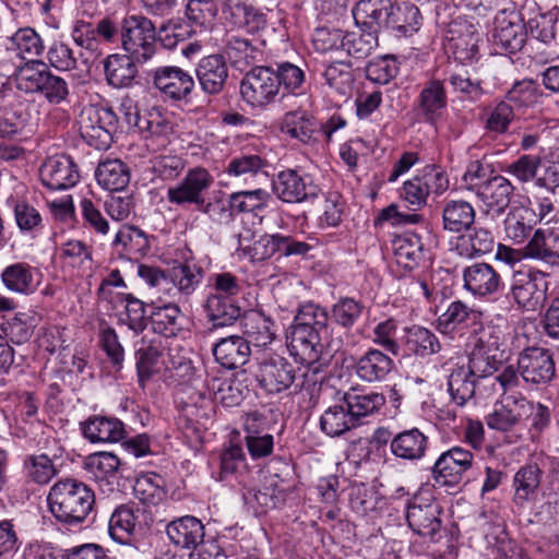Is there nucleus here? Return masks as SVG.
I'll return each mask as SVG.
<instances>
[{"instance_id": "26", "label": "nucleus", "mask_w": 559, "mask_h": 559, "mask_svg": "<svg viewBox=\"0 0 559 559\" xmlns=\"http://www.w3.org/2000/svg\"><path fill=\"white\" fill-rule=\"evenodd\" d=\"M166 533L170 542L186 550H193L200 546L205 536L204 525L192 515H185L168 523Z\"/></svg>"}, {"instance_id": "22", "label": "nucleus", "mask_w": 559, "mask_h": 559, "mask_svg": "<svg viewBox=\"0 0 559 559\" xmlns=\"http://www.w3.org/2000/svg\"><path fill=\"white\" fill-rule=\"evenodd\" d=\"M39 175L43 185L53 191L72 188L80 178L75 164L66 155L48 157L41 165Z\"/></svg>"}, {"instance_id": "58", "label": "nucleus", "mask_w": 559, "mask_h": 559, "mask_svg": "<svg viewBox=\"0 0 559 559\" xmlns=\"http://www.w3.org/2000/svg\"><path fill=\"white\" fill-rule=\"evenodd\" d=\"M48 72L44 62H26L15 73L16 86L26 93H39Z\"/></svg>"}, {"instance_id": "4", "label": "nucleus", "mask_w": 559, "mask_h": 559, "mask_svg": "<svg viewBox=\"0 0 559 559\" xmlns=\"http://www.w3.org/2000/svg\"><path fill=\"white\" fill-rule=\"evenodd\" d=\"M157 29L154 23L143 15L124 17L121 26L123 50L138 63L148 62L157 52Z\"/></svg>"}, {"instance_id": "41", "label": "nucleus", "mask_w": 559, "mask_h": 559, "mask_svg": "<svg viewBox=\"0 0 559 559\" xmlns=\"http://www.w3.org/2000/svg\"><path fill=\"white\" fill-rule=\"evenodd\" d=\"M183 316L178 305L169 302L153 308L150 322L155 333L175 337L182 330Z\"/></svg>"}, {"instance_id": "19", "label": "nucleus", "mask_w": 559, "mask_h": 559, "mask_svg": "<svg viewBox=\"0 0 559 559\" xmlns=\"http://www.w3.org/2000/svg\"><path fill=\"white\" fill-rule=\"evenodd\" d=\"M514 187L502 176H493L479 186L477 195L483 202V212L490 219L501 216L510 205Z\"/></svg>"}, {"instance_id": "21", "label": "nucleus", "mask_w": 559, "mask_h": 559, "mask_svg": "<svg viewBox=\"0 0 559 559\" xmlns=\"http://www.w3.org/2000/svg\"><path fill=\"white\" fill-rule=\"evenodd\" d=\"M273 191L283 202L298 203L316 197L319 189L308 175L301 176L296 170L287 169L278 173L273 180Z\"/></svg>"}, {"instance_id": "45", "label": "nucleus", "mask_w": 559, "mask_h": 559, "mask_svg": "<svg viewBox=\"0 0 559 559\" xmlns=\"http://www.w3.org/2000/svg\"><path fill=\"white\" fill-rule=\"evenodd\" d=\"M95 177L103 188L109 191H121L130 182V170L120 159H107L98 164Z\"/></svg>"}, {"instance_id": "33", "label": "nucleus", "mask_w": 559, "mask_h": 559, "mask_svg": "<svg viewBox=\"0 0 559 559\" xmlns=\"http://www.w3.org/2000/svg\"><path fill=\"white\" fill-rule=\"evenodd\" d=\"M428 438L417 428L404 430L395 435L390 443L391 453L405 461H417L424 457Z\"/></svg>"}, {"instance_id": "42", "label": "nucleus", "mask_w": 559, "mask_h": 559, "mask_svg": "<svg viewBox=\"0 0 559 559\" xmlns=\"http://www.w3.org/2000/svg\"><path fill=\"white\" fill-rule=\"evenodd\" d=\"M163 353L162 342L157 338L142 337L134 344L135 367L140 384L143 386L153 373Z\"/></svg>"}, {"instance_id": "18", "label": "nucleus", "mask_w": 559, "mask_h": 559, "mask_svg": "<svg viewBox=\"0 0 559 559\" xmlns=\"http://www.w3.org/2000/svg\"><path fill=\"white\" fill-rule=\"evenodd\" d=\"M441 507L431 497L415 496L408 503L406 520L414 533L420 536H433L441 527Z\"/></svg>"}, {"instance_id": "61", "label": "nucleus", "mask_w": 559, "mask_h": 559, "mask_svg": "<svg viewBox=\"0 0 559 559\" xmlns=\"http://www.w3.org/2000/svg\"><path fill=\"white\" fill-rule=\"evenodd\" d=\"M274 72L277 76L280 92L298 95L304 92L306 74L301 68L292 62L276 64Z\"/></svg>"}, {"instance_id": "20", "label": "nucleus", "mask_w": 559, "mask_h": 559, "mask_svg": "<svg viewBox=\"0 0 559 559\" xmlns=\"http://www.w3.org/2000/svg\"><path fill=\"white\" fill-rule=\"evenodd\" d=\"M491 374L490 368H484V371L476 370L474 361L469 359L467 366H456L448 379V390L452 401L459 406L465 405L474 397L478 382Z\"/></svg>"}, {"instance_id": "50", "label": "nucleus", "mask_w": 559, "mask_h": 559, "mask_svg": "<svg viewBox=\"0 0 559 559\" xmlns=\"http://www.w3.org/2000/svg\"><path fill=\"white\" fill-rule=\"evenodd\" d=\"M168 278L180 296L187 299L200 286L203 278V270L197 265L180 263L170 269Z\"/></svg>"}, {"instance_id": "56", "label": "nucleus", "mask_w": 559, "mask_h": 559, "mask_svg": "<svg viewBox=\"0 0 559 559\" xmlns=\"http://www.w3.org/2000/svg\"><path fill=\"white\" fill-rule=\"evenodd\" d=\"M39 321L40 317L36 312H20L8 321L4 332L12 343L24 344L32 337Z\"/></svg>"}, {"instance_id": "47", "label": "nucleus", "mask_w": 559, "mask_h": 559, "mask_svg": "<svg viewBox=\"0 0 559 559\" xmlns=\"http://www.w3.org/2000/svg\"><path fill=\"white\" fill-rule=\"evenodd\" d=\"M447 106L443 84L433 80L428 82L418 96V109L426 121H435Z\"/></svg>"}, {"instance_id": "27", "label": "nucleus", "mask_w": 559, "mask_h": 559, "mask_svg": "<svg viewBox=\"0 0 559 559\" xmlns=\"http://www.w3.org/2000/svg\"><path fill=\"white\" fill-rule=\"evenodd\" d=\"M81 430L85 439L92 443H114L122 440L126 435L124 425L115 417L90 416L81 423Z\"/></svg>"}, {"instance_id": "8", "label": "nucleus", "mask_w": 559, "mask_h": 559, "mask_svg": "<svg viewBox=\"0 0 559 559\" xmlns=\"http://www.w3.org/2000/svg\"><path fill=\"white\" fill-rule=\"evenodd\" d=\"M474 454L463 447H452L442 452L433 466L431 475L435 484L440 487L455 488L473 467Z\"/></svg>"}, {"instance_id": "55", "label": "nucleus", "mask_w": 559, "mask_h": 559, "mask_svg": "<svg viewBox=\"0 0 559 559\" xmlns=\"http://www.w3.org/2000/svg\"><path fill=\"white\" fill-rule=\"evenodd\" d=\"M530 211L525 207L511 209L504 221L506 236L514 243H523L533 229V224L528 218Z\"/></svg>"}, {"instance_id": "2", "label": "nucleus", "mask_w": 559, "mask_h": 559, "mask_svg": "<svg viewBox=\"0 0 559 559\" xmlns=\"http://www.w3.org/2000/svg\"><path fill=\"white\" fill-rule=\"evenodd\" d=\"M47 501L50 512L58 521L76 525L83 523L92 512L95 495L86 484L64 478L51 486Z\"/></svg>"}, {"instance_id": "3", "label": "nucleus", "mask_w": 559, "mask_h": 559, "mask_svg": "<svg viewBox=\"0 0 559 559\" xmlns=\"http://www.w3.org/2000/svg\"><path fill=\"white\" fill-rule=\"evenodd\" d=\"M472 352L469 360L474 361L476 370L490 368L493 373L504 359L506 336L503 330L491 322H485L484 317L474 323L469 331Z\"/></svg>"}, {"instance_id": "9", "label": "nucleus", "mask_w": 559, "mask_h": 559, "mask_svg": "<svg viewBox=\"0 0 559 559\" xmlns=\"http://www.w3.org/2000/svg\"><path fill=\"white\" fill-rule=\"evenodd\" d=\"M448 189L449 179L445 174L436 166H427L420 175L404 182L401 198L417 211L426 205L430 194L440 195Z\"/></svg>"}, {"instance_id": "28", "label": "nucleus", "mask_w": 559, "mask_h": 559, "mask_svg": "<svg viewBox=\"0 0 559 559\" xmlns=\"http://www.w3.org/2000/svg\"><path fill=\"white\" fill-rule=\"evenodd\" d=\"M213 355L216 361L224 368H239L250 359V341L240 335L224 337L215 344Z\"/></svg>"}, {"instance_id": "52", "label": "nucleus", "mask_w": 559, "mask_h": 559, "mask_svg": "<svg viewBox=\"0 0 559 559\" xmlns=\"http://www.w3.org/2000/svg\"><path fill=\"white\" fill-rule=\"evenodd\" d=\"M136 522L138 516L133 510L127 506H120L109 519V535L120 544H128L135 531Z\"/></svg>"}, {"instance_id": "39", "label": "nucleus", "mask_w": 559, "mask_h": 559, "mask_svg": "<svg viewBox=\"0 0 559 559\" xmlns=\"http://www.w3.org/2000/svg\"><path fill=\"white\" fill-rule=\"evenodd\" d=\"M473 205L464 200H450L442 209V226L445 231L459 234L467 230L475 222Z\"/></svg>"}, {"instance_id": "40", "label": "nucleus", "mask_w": 559, "mask_h": 559, "mask_svg": "<svg viewBox=\"0 0 559 559\" xmlns=\"http://www.w3.org/2000/svg\"><path fill=\"white\" fill-rule=\"evenodd\" d=\"M290 328L311 331L326 337L332 332L329 323V312L325 308L313 302H307L299 307Z\"/></svg>"}, {"instance_id": "5", "label": "nucleus", "mask_w": 559, "mask_h": 559, "mask_svg": "<svg viewBox=\"0 0 559 559\" xmlns=\"http://www.w3.org/2000/svg\"><path fill=\"white\" fill-rule=\"evenodd\" d=\"M80 134L96 150H107L112 143V133L118 127L116 112L106 106L86 105L79 117Z\"/></svg>"}, {"instance_id": "17", "label": "nucleus", "mask_w": 559, "mask_h": 559, "mask_svg": "<svg viewBox=\"0 0 559 559\" xmlns=\"http://www.w3.org/2000/svg\"><path fill=\"white\" fill-rule=\"evenodd\" d=\"M153 83L164 98L175 102L186 99L191 95L195 86L193 76L183 69L175 66H165L155 69Z\"/></svg>"}, {"instance_id": "64", "label": "nucleus", "mask_w": 559, "mask_h": 559, "mask_svg": "<svg viewBox=\"0 0 559 559\" xmlns=\"http://www.w3.org/2000/svg\"><path fill=\"white\" fill-rule=\"evenodd\" d=\"M323 76L326 84L334 88L338 94L347 96L350 94L354 83V76L350 71V64L344 61L329 64Z\"/></svg>"}, {"instance_id": "46", "label": "nucleus", "mask_w": 559, "mask_h": 559, "mask_svg": "<svg viewBox=\"0 0 559 559\" xmlns=\"http://www.w3.org/2000/svg\"><path fill=\"white\" fill-rule=\"evenodd\" d=\"M84 469L97 481L111 483L122 469L120 459L111 452L90 454L84 462Z\"/></svg>"}, {"instance_id": "48", "label": "nucleus", "mask_w": 559, "mask_h": 559, "mask_svg": "<svg viewBox=\"0 0 559 559\" xmlns=\"http://www.w3.org/2000/svg\"><path fill=\"white\" fill-rule=\"evenodd\" d=\"M540 484V469L536 464H528L521 467L513 479L515 488L514 502L523 507L533 500Z\"/></svg>"}, {"instance_id": "12", "label": "nucleus", "mask_w": 559, "mask_h": 559, "mask_svg": "<svg viewBox=\"0 0 559 559\" xmlns=\"http://www.w3.org/2000/svg\"><path fill=\"white\" fill-rule=\"evenodd\" d=\"M288 350L296 361L312 366L321 358L325 346L338 350L342 346L340 338H331L306 330L289 329Z\"/></svg>"}, {"instance_id": "7", "label": "nucleus", "mask_w": 559, "mask_h": 559, "mask_svg": "<svg viewBox=\"0 0 559 559\" xmlns=\"http://www.w3.org/2000/svg\"><path fill=\"white\" fill-rule=\"evenodd\" d=\"M280 94L277 76L270 66H255L240 81V95L253 108H265Z\"/></svg>"}, {"instance_id": "14", "label": "nucleus", "mask_w": 559, "mask_h": 559, "mask_svg": "<svg viewBox=\"0 0 559 559\" xmlns=\"http://www.w3.org/2000/svg\"><path fill=\"white\" fill-rule=\"evenodd\" d=\"M518 369L524 382L535 385L550 383L556 374L552 354L537 346L527 347L519 354Z\"/></svg>"}, {"instance_id": "15", "label": "nucleus", "mask_w": 559, "mask_h": 559, "mask_svg": "<svg viewBox=\"0 0 559 559\" xmlns=\"http://www.w3.org/2000/svg\"><path fill=\"white\" fill-rule=\"evenodd\" d=\"M534 408V404L521 394L502 395L501 401L487 415L486 424L490 429L509 431L531 416Z\"/></svg>"}, {"instance_id": "10", "label": "nucleus", "mask_w": 559, "mask_h": 559, "mask_svg": "<svg viewBox=\"0 0 559 559\" xmlns=\"http://www.w3.org/2000/svg\"><path fill=\"white\" fill-rule=\"evenodd\" d=\"M548 290L546 274L540 271H516L512 275L509 296L520 308L536 311L540 308Z\"/></svg>"}, {"instance_id": "30", "label": "nucleus", "mask_w": 559, "mask_h": 559, "mask_svg": "<svg viewBox=\"0 0 559 559\" xmlns=\"http://www.w3.org/2000/svg\"><path fill=\"white\" fill-rule=\"evenodd\" d=\"M357 377L368 383L385 381L394 369V361L379 349L367 350L356 362Z\"/></svg>"}, {"instance_id": "13", "label": "nucleus", "mask_w": 559, "mask_h": 559, "mask_svg": "<svg viewBox=\"0 0 559 559\" xmlns=\"http://www.w3.org/2000/svg\"><path fill=\"white\" fill-rule=\"evenodd\" d=\"M213 182L214 178L207 169L190 168L178 183L167 189V201L178 206L194 204L198 207Z\"/></svg>"}, {"instance_id": "37", "label": "nucleus", "mask_w": 559, "mask_h": 559, "mask_svg": "<svg viewBox=\"0 0 559 559\" xmlns=\"http://www.w3.org/2000/svg\"><path fill=\"white\" fill-rule=\"evenodd\" d=\"M135 59L129 55H110L104 61L107 83L115 88L128 87L138 75Z\"/></svg>"}, {"instance_id": "16", "label": "nucleus", "mask_w": 559, "mask_h": 559, "mask_svg": "<svg viewBox=\"0 0 559 559\" xmlns=\"http://www.w3.org/2000/svg\"><path fill=\"white\" fill-rule=\"evenodd\" d=\"M524 257L559 267V218L537 228L523 248Z\"/></svg>"}, {"instance_id": "6", "label": "nucleus", "mask_w": 559, "mask_h": 559, "mask_svg": "<svg viewBox=\"0 0 559 559\" xmlns=\"http://www.w3.org/2000/svg\"><path fill=\"white\" fill-rule=\"evenodd\" d=\"M526 37V25L515 7L498 11L491 34V44L496 53H516L524 47Z\"/></svg>"}, {"instance_id": "34", "label": "nucleus", "mask_w": 559, "mask_h": 559, "mask_svg": "<svg viewBox=\"0 0 559 559\" xmlns=\"http://www.w3.org/2000/svg\"><path fill=\"white\" fill-rule=\"evenodd\" d=\"M205 318L213 328L233 325L241 318V308L235 299L207 295L203 302Z\"/></svg>"}, {"instance_id": "63", "label": "nucleus", "mask_w": 559, "mask_h": 559, "mask_svg": "<svg viewBox=\"0 0 559 559\" xmlns=\"http://www.w3.org/2000/svg\"><path fill=\"white\" fill-rule=\"evenodd\" d=\"M461 254L475 257L492 251L495 239L491 233L485 228H474L467 236L461 238Z\"/></svg>"}, {"instance_id": "49", "label": "nucleus", "mask_w": 559, "mask_h": 559, "mask_svg": "<svg viewBox=\"0 0 559 559\" xmlns=\"http://www.w3.org/2000/svg\"><path fill=\"white\" fill-rule=\"evenodd\" d=\"M396 263L405 270H413L423 258V242L415 234H404L393 241Z\"/></svg>"}, {"instance_id": "32", "label": "nucleus", "mask_w": 559, "mask_h": 559, "mask_svg": "<svg viewBox=\"0 0 559 559\" xmlns=\"http://www.w3.org/2000/svg\"><path fill=\"white\" fill-rule=\"evenodd\" d=\"M481 312L469 308L461 300L452 301L447 310L438 318L437 329L442 334L467 328L472 329L477 320L481 319Z\"/></svg>"}, {"instance_id": "62", "label": "nucleus", "mask_w": 559, "mask_h": 559, "mask_svg": "<svg viewBox=\"0 0 559 559\" xmlns=\"http://www.w3.org/2000/svg\"><path fill=\"white\" fill-rule=\"evenodd\" d=\"M121 299L126 305L120 321L135 334L142 333L147 326L145 304L132 294H122Z\"/></svg>"}, {"instance_id": "25", "label": "nucleus", "mask_w": 559, "mask_h": 559, "mask_svg": "<svg viewBox=\"0 0 559 559\" xmlns=\"http://www.w3.org/2000/svg\"><path fill=\"white\" fill-rule=\"evenodd\" d=\"M41 278V272L25 262L10 264L1 273V281L8 290L25 296L38 289Z\"/></svg>"}, {"instance_id": "11", "label": "nucleus", "mask_w": 559, "mask_h": 559, "mask_svg": "<svg viewBox=\"0 0 559 559\" xmlns=\"http://www.w3.org/2000/svg\"><path fill=\"white\" fill-rule=\"evenodd\" d=\"M254 377L267 394H278L294 384L296 376L295 368L286 358L270 353L258 358Z\"/></svg>"}, {"instance_id": "43", "label": "nucleus", "mask_w": 559, "mask_h": 559, "mask_svg": "<svg viewBox=\"0 0 559 559\" xmlns=\"http://www.w3.org/2000/svg\"><path fill=\"white\" fill-rule=\"evenodd\" d=\"M114 246L130 260H138L150 251L146 234L140 228L123 225L116 234Z\"/></svg>"}, {"instance_id": "31", "label": "nucleus", "mask_w": 559, "mask_h": 559, "mask_svg": "<svg viewBox=\"0 0 559 559\" xmlns=\"http://www.w3.org/2000/svg\"><path fill=\"white\" fill-rule=\"evenodd\" d=\"M357 426L362 419L378 413L385 404V396L378 392H364L350 389L342 396Z\"/></svg>"}, {"instance_id": "29", "label": "nucleus", "mask_w": 559, "mask_h": 559, "mask_svg": "<svg viewBox=\"0 0 559 559\" xmlns=\"http://www.w3.org/2000/svg\"><path fill=\"white\" fill-rule=\"evenodd\" d=\"M267 160L258 154H240L228 162L225 173L243 183H253L267 179Z\"/></svg>"}, {"instance_id": "35", "label": "nucleus", "mask_w": 559, "mask_h": 559, "mask_svg": "<svg viewBox=\"0 0 559 559\" xmlns=\"http://www.w3.org/2000/svg\"><path fill=\"white\" fill-rule=\"evenodd\" d=\"M259 248L263 249L260 253V259H267L275 253H280L284 257H305L312 247L308 242L298 240L295 237L274 234L262 237L257 243L255 251H258Z\"/></svg>"}, {"instance_id": "60", "label": "nucleus", "mask_w": 559, "mask_h": 559, "mask_svg": "<svg viewBox=\"0 0 559 559\" xmlns=\"http://www.w3.org/2000/svg\"><path fill=\"white\" fill-rule=\"evenodd\" d=\"M93 250L81 240H69L61 248L60 258L63 263L84 272L92 271Z\"/></svg>"}, {"instance_id": "44", "label": "nucleus", "mask_w": 559, "mask_h": 559, "mask_svg": "<svg viewBox=\"0 0 559 559\" xmlns=\"http://www.w3.org/2000/svg\"><path fill=\"white\" fill-rule=\"evenodd\" d=\"M359 32H349L345 34L343 51L356 58L364 59L378 46V28L369 24H357Z\"/></svg>"}, {"instance_id": "38", "label": "nucleus", "mask_w": 559, "mask_h": 559, "mask_svg": "<svg viewBox=\"0 0 559 559\" xmlns=\"http://www.w3.org/2000/svg\"><path fill=\"white\" fill-rule=\"evenodd\" d=\"M346 408L342 397L337 403L329 406L320 417L321 431L331 438H336L358 427Z\"/></svg>"}, {"instance_id": "24", "label": "nucleus", "mask_w": 559, "mask_h": 559, "mask_svg": "<svg viewBox=\"0 0 559 559\" xmlns=\"http://www.w3.org/2000/svg\"><path fill=\"white\" fill-rule=\"evenodd\" d=\"M228 72L225 57L218 53L203 57L195 67L199 84L207 95H217L224 90Z\"/></svg>"}, {"instance_id": "57", "label": "nucleus", "mask_w": 559, "mask_h": 559, "mask_svg": "<svg viewBox=\"0 0 559 559\" xmlns=\"http://www.w3.org/2000/svg\"><path fill=\"white\" fill-rule=\"evenodd\" d=\"M231 210L235 214L262 211L271 199L264 189H252L233 192L230 195Z\"/></svg>"}, {"instance_id": "53", "label": "nucleus", "mask_w": 559, "mask_h": 559, "mask_svg": "<svg viewBox=\"0 0 559 559\" xmlns=\"http://www.w3.org/2000/svg\"><path fill=\"white\" fill-rule=\"evenodd\" d=\"M449 33L454 48L466 51L465 58H471L477 52L479 33L474 24L456 19L450 24Z\"/></svg>"}, {"instance_id": "1", "label": "nucleus", "mask_w": 559, "mask_h": 559, "mask_svg": "<svg viewBox=\"0 0 559 559\" xmlns=\"http://www.w3.org/2000/svg\"><path fill=\"white\" fill-rule=\"evenodd\" d=\"M356 24L373 28L392 29L397 36H411L419 28V9L409 3L397 4L392 0H359L353 9Z\"/></svg>"}, {"instance_id": "54", "label": "nucleus", "mask_w": 559, "mask_h": 559, "mask_svg": "<svg viewBox=\"0 0 559 559\" xmlns=\"http://www.w3.org/2000/svg\"><path fill=\"white\" fill-rule=\"evenodd\" d=\"M365 306L352 297L340 298L331 308L332 322L345 330L352 329L361 318Z\"/></svg>"}, {"instance_id": "23", "label": "nucleus", "mask_w": 559, "mask_h": 559, "mask_svg": "<svg viewBox=\"0 0 559 559\" xmlns=\"http://www.w3.org/2000/svg\"><path fill=\"white\" fill-rule=\"evenodd\" d=\"M464 288L479 297L495 295L503 286L500 273L489 263L475 262L463 271Z\"/></svg>"}, {"instance_id": "36", "label": "nucleus", "mask_w": 559, "mask_h": 559, "mask_svg": "<svg viewBox=\"0 0 559 559\" xmlns=\"http://www.w3.org/2000/svg\"><path fill=\"white\" fill-rule=\"evenodd\" d=\"M273 321L260 311H247L241 317L242 333L257 347H264L273 342Z\"/></svg>"}, {"instance_id": "59", "label": "nucleus", "mask_w": 559, "mask_h": 559, "mask_svg": "<svg viewBox=\"0 0 559 559\" xmlns=\"http://www.w3.org/2000/svg\"><path fill=\"white\" fill-rule=\"evenodd\" d=\"M23 466L27 479L38 485L48 484L57 474L51 459L45 453L27 455Z\"/></svg>"}, {"instance_id": "51", "label": "nucleus", "mask_w": 559, "mask_h": 559, "mask_svg": "<svg viewBox=\"0 0 559 559\" xmlns=\"http://www.w3.org/2000/svg\"><path fill=\"white\" fill-rule=\"evenodd\" d=\"M7 49L14 51L21 59H31L41 55L45 46L33 28L24 27L9 38Z\"/></svg>"}]
</instances>
